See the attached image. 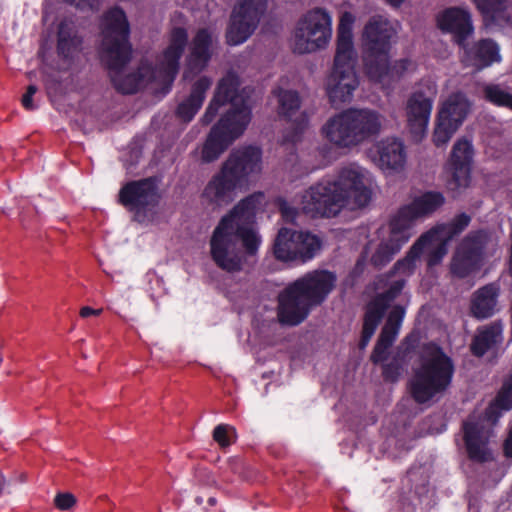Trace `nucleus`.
Listing matches in <instances>:
<instances>
[{"mask_svg": "<svg viewBox=\"0 0 512 512\" xmlns=\"http://www.w3.org/2000/svg\"><path fill=\"white\" fill-rule=\"evenodd\" d=\"M249 123L250 113L246 109H240L236 114L225 113L203 143L201 161L211 163L217 160L244 133Z\"/></svg>", "mask_w": 512, "mask_h": 512, "instance_id": "11", "label": "nucleus"}, {"mask_svg": "<svg viewBox=\"0 0 512 512\" xmlns=\"http://www.w3.org/2000/svg\"><path fill=\"white\" fill-rule=\"evenodd\" d=\"M470 110V102L467 97L460 92L454 93L443 104L439 111V119H445L448 122L460 126Z\"/></svg>", "mask_w": 512, "mask_h": 512, "instance_id": "33", "label": "nucleus"}, {"mask_svg": "<svg viewBox=\"0 0 512 512\" xmlns=\"http://www.w3.org/2000/svg\"><path fill=\"white\" fill-rule=\"evenodd\" d=\"M445 203L441 192L429 191L416 197L409 206L418 218L427 217L433 214Z\"/></svg>", "mask_w": 512, "mask_h": 512, "instance_id": "36", "label": "nucleus"}, {"mask_svg": "<svg viewBox=\"0 0 512 512\" xmlns=\"http://www.w3.org/2000/svg\"><path fill=\"white\" fill-rule=\"evenodd\" d=\"M459 127L445 119H439L433 134V142L436 146L445 145Z\"/></svg>", "mask_w": 512, "mask_h": 512, "instance_id": "42", "label": "nucleus"}, {"mask_svg": "<svg viewBox=\"0 0 512 512\" xmlns=\"http://www.w3.org/2000/svg\"><path fill=\"white\" fill-rule=\"evenodd\" d=\"M500 286L497 283H489L477 289L471 297L470 313L479 320L487 319L497 311Z\"/></svg>", "mask_w": 512, "mask_h": 512, "instance_id": "26", "label": "nucleus"}, {"mask_svg": "<svg viewBox=\"0 0 512 512\" xmlns=\"http://www.w3.org/2000/svg\"><path fill=\"white\" fill-rule=\"evenodd\" d=\"M397 30L383 15H373L365 23L362 34V57L367 75L380 80L388 71V58Z\"/></svg>", "mask_w": 512, "mask_h": 512, "instance_id": "9", "label": "nucleus"}, {"mask_svg": "<svg viewBox=\"0 0 512 512\" xmlns=\"http://www.w3.org/2000/svg\"><path fill=\"white\" fill-rule=\"evenodd\" d=\"M37 87L35 85H29L27 87V91L26 93L22 96V99H21V103H22V106L26 109V110H34L36 108V106L34 105L33 103V95L37 92Z\"/></svg>", "mask_w": 512, "mask_h": 512, "instance_id": "47", "label": "nucleus"}, {"mask_svg": "<svg viewBox=\"0 0 512 512\" xmlns=\"http://www.w3.org/2000/svg\"><path fill=\"white\" fill-rule=\"evenodd\" d=\"M263 198L259 192L242 199L214 228L209 240L210 257L220 270L240 273L247 257L257 254L261 238L252 224Z\"/></svg>", "mask_w": 512, "mask_h": 512, "instance_id": "2", "label": "nucleus"}, {"mask_svg": "<svg viewBox=\"0 0 512 512\" xmlns=\"http://www.w3.org/2000/svg\"><path fill=\"white\" fill-rule=\"evenodd\" d=\"M278 99L279 116L293 121L292 132L284 136L286 142L295 143L300 140L301 134L308 126V117L305 112H300L301 99L294 90L277 89L273 91Z\"/></svg>", "mask_w": 512, "mask_h": 512, "instance_id": "20", "label": "nucleus"}, {"mask_svg": "<svg viewBox=\"0 0 512 512\" xmlns=\"http://www.w3.org/2000/svg\"><path fill=\"white\" fill-rule=\"evenodd\" d=\"M101 34L100 58L109 70L112 84L118 92L136 93L143 82L152 77L172 85L179 71V60L188 42V34L184 28L172 29L169 45L154 72L149 66L142 65L136 72L126 76L122 75V70L131 60L132 46L129 42L130 25L121 8L114 7L103 15Z\"/></svg>", "mask_w": 512, "mask_h": 512, "instance_id": "1", "label": "nucleus"}, {"mask_svg": "<svg viewBox=\"0 0 512 512\" xmlns=\"http://www.w3.org/2000/svg\"><path fill=\"white\" fill-rule=\"evenodd\" d=\"M159 199L157 183L152 177L129 181L118 193V202L136 215L156 207Z\"/></svg>", "mask_w": 512, "mask_h": 512, "instance_id": "18", "label": "nucleus"}, {"mask_svg": "<svg viewBox=\"0 0 512 512\" xmlns=\"http://www.w3.org/2000/svg\"><path fill=\"white\" fill-rule=\"evenodd\" d=\"M461 62L466 67H473L476 70L484 69L493 62L500 60L498 46L490 39H481L472 46L464 43Z\"/></svg>", "mask_w": 512, "mask_h": 512, "instance_id": "24", "label": "nucleus"}, {"mask_svg": "<svg viewBox=\"0 0 512 512\" xmlns=\"http://www.w3.org/2000/svg\"><path fill=\"white\" fill-rule=\"evenodd\" d=\"M337 277L327 270H314L289 283L278 295L280 323L296 326L321 305L335 287Z\"/></svg>", "mask_w": 512, "mask_h": 512, "instance_id": "5", "label": "nucleus"}, {"mask_svg": "<svg viewBox=\"0 0 512 512\" xmlns=\"http://www.w3.org/2000/svg\"><path fill=\"white\" fill-rule=\"evenodd\" d=\"M454 364L441 347L425 345L420 355V364L414 370L409 387L412 398L419 404L445 392L452 381Z\"/></svg>", "mask_w": 512, "mask_h": 512, "instance_id": "8", "label": "nucleus"}, {"mask_svg": "<svg viewBox=\"0 0 512 512\" xmlns=\"http://www.w3.org/2000/svg\"><path fill=\"white\" fill-rule=\"evenodd\" d=\"M378 165L383 170L399 171L406 162L404 145L395 138H387L377 144Z\"/></svg>", "mask_w": 512, "mask_h": 512, "instance_id": "28", "label": "nucleus"}, {"mask_svg": "<svg viewBox=\"0 0 512 512\" xmlns=\"http://www.w3.org/2000/svg\"><path fill=\"white\" fill-rule=\"evenodd\" d=\"M414 69V63L410 59L404 58L396 61L392 67L388 65V71L382 77H384L388 73H390L392 76L400 77L404 73L413 71ZM382 79L383 78H381L379 81H381Z\"/></svg>", "mask_w": 512, "mask_h": 512, "instance_id": "43", "label": "nucleus"}, {"mask_svg": "<svg viewBox=\"0 0 512 512\" xmlns=\"http://www.w3.org/2000/svg\"><path fill=\"white\" fill-rule=\"evenodd\" d=\"M403 245L391 237L383 240L371 257L372 265L376 268L385 266L400 251Z\"/></svg>", "mask_w": 512, "mask_h": 512, "instance_id": "38", "label": "nucleus"}, {"mask_svg": "<svg viewBox=\"0 0 512 512\" xmlns=\"http://www.w3.org/2000/svg\"><path fill=\"white\" fill-rule=\"evenodd\" d=\"M229 432H234V429L227 424H220L213 430V439L221 446L228 447L231 445L229 439Z\"/></svg>", "mask_w": 512, "mask_h": 512, "instance_id": "44", "label": "nucleus"}, {"mask_svg": "<svg viewBox=\"0 0 512 512\" xmlns=\"http://www.w3.org/2000/svg\"><path fill=\"white\" fill-rule=\"evenodd\" d=\"M262 169L261 150L254 146L234 149L223 162L220 170L212 176L202 191L203 202L213 208L232 203L238 189L247 185L250 178Z\"/></svg>", "mask_w": 512, "mask_h": 512, "instance_id": "4", "label": "nucleus"}, {"mask_svg": "<svg viewBox=\"0 0 512 512\" xmlns=\"http://www.w3.org/2000/svg\"><path fill=\"white\" fill-rule=\"evenodd\" d=\"M356 54L335 53L334 65L326 83V91L332 105L349 102L358 86L355 72Z\"/></svg>", "mask_w": 512, "mask_h": 512, "instance_id": "14", "label": "nucleus"}, {"mask_svg": "<svg viewBox=\"0 0 512 512\" xmlns=\"http://www.w3.org/2000/svg\"><path fill=\"white\" fill-rule=\"evenodd\" d=\"M400 366L396 362H391L383 366L382 375L386 381L395 382L400 376Z\"/></svg>", "mask_w": 512, "mask_h": 512, "instance_id": "46", "label": "nucleus"}, {"mask_svg": "<svg viewBox=\"0 0 512 512\" xmlns=\"http://www.w3.org/2000/svg\"><path fill=\"white\" fill-rule=\"evenodd\" d=\"M82 37L75 23L70 19L60 22L57 31V54L65 61L72 62L82 50Z\"/></svg>", "mask_w": 512, "mask_h": 512, "instance_id": "25", "label": "nucleus"}, {"mask_svg": "<svg viewBox=\"0 0 512 512\" xmlns=\"http://www.w3.org/2000/svg\"><path fill=\"white\" fill-rule=\"evenodd\" d=\"M208 503H209L211 506H214V505L216 504V499H215L214 497H211V498H209Z\"/></svg>", "mask_w": 512, "mask_h": 512, "instance_id": "53", "label": "nucleus"}, {"mask_svg": "<svg viewBox=\"0 0 512 512\" xmlns=\"http://www.w3.org/2000/svg\"><path fill=\"white\" fill-rule=\"evenodd\" d=\"M435 97V87L421 85L407 99L405 106L407 127L415 141H420L426 133Z\"/></svg>", "mask_w": 512, "mask_h": 512, "instance_id": "17", "label": "nucleus"}, {"mask_svg": "<svg viewBox=\"0 0 512 512\" xmlns=\"http://www.w3.org/2000/svg\"><path fill=\"white\" fill-rule=\"evenodd\" d=\"M488 240L484 230L472 231L461 240L449 265L453 277L464 279L481 269Z\"/></svg>", "mask_w": 512, "mask_h": 512, "instance_id": "12", "label": "nucleus"}, {"mask_svg": "<svg viewBox=\"0 0 512 512\" xmlns=\"http://www.w3.org/2000/svg\"><path fill=\"white\" fill-rule=\"evenodd\" d=\"M280 211H281L282 217L286 221H291V222L294 221L296 214H297L296 209L289 206L287 203H282L280 205Z\"/></svg>", "mask_w": 512, "mask_h": 512, "instance_id": "48", "label": "nucleus"}, {"mask_svg": "<svg viewBox=\"0 0 512 512\" xmlns=\"http://www.w3.org/2000/svg\"><path fill=\"white\" fill-rule=\"evenodd\" d=\"M370 173L356 165L343 167L334 180L323 179L301 197V210L311 218H330L340 211L365 207L372 197Z\"/></svg>", "mask_w": 512, "mask_h": 512, "instance_id": "3", "label": "nucleus"}, {"mask_svg": "<svg viewBox=\"0 0 512 512\" xmlns=\"http://www.w3.org/2000/svg\"><path fill=\"white\" fill-rule=\"evenodd\" d=\"M384 120L374 109L348 108L331 116L322 126L321 134L334 148L350 150L377 136Z\"/></svg>", "mask_w": 512, "mask_h": 512, "instance_id": "6", "label": "nucleus"}, {"mask_svg": "<svg viewBox=\"0 0 512 512\" xmlns=\"http://www.w3.org/2000/svg\"><path fill=\"white\" fill-rule=\"evenodd\" d=\"M436 20L438 28L451 34L459 47H464L474 32L470 13L462 8H447L437 15Z\"/></svg>", "mask_w": 512, "mask_h": 512, "instance_id": "21", "label": "nucleus"}, {"mask_svg": "<svg viewBox=\"0 0 512 512\" xmlns=\"http://www.w3.org/2000/svg\"><path fill=\"white\" fill-rule=\"evenodd\" d=\"M379 283H383L381 287H387V289L383 293L378 294L367 305L363 320L361 338L358 344L359 349L361 350L367 347L379 323L381 322L386 309L390 303L398 297L406 284L404 278H387L386 274L379 279Z\"/></svg>", "mask_w": 512, "mask_h": 512, "instance_id": "13", "label": "nucleus"}, {"mask_svg": "<svg viewBox=\"0 0 512 512\" xmlns=\"http://www.w3.org/2000/svg\"><path fill=\"white\" fill-rule=\"evenodd\" d=\"M332 38V16L323 7H314L298 20L293 37V51L308 54L325 49Z\"/></svg>", "mask_w": 512, "mask_h": 512, "instance_id": "10", "label": "nucleus"}, {"mask_svg": "<svg viewBox=\"0 0 512 512\" xmlns=\"http://www.w3.org/2000/svg\"><path fill=\"white\" fill-rule=\"evenodd\" d=\"M212 44V33L207 28L199 29L191 42L184 79L200 73L208 65L212 55Z\"/></svg>", "mask_w": 512, "mask_h": 512, "instance_id": "22", "label": "nucleus"}, {"mask_svg": "<svg viewBox=\"0 0 512 512\" xmlns=\"http://www.w3.org/2000/svg\"><path fill=\"white\" fill-rule=\"evenodd\" d=\"M266 5L267 0H239L226 32L227 43L239 45L245 42L256 29Z\"/></svg>", "mask_w": 512, "mask_h": 512, "instance_id": "15", "label": "nucleus"}, {"mask_svg": "<svg viewBox=\"0 0 512 512\" xmlns=\"http://www.w3.org/2000/svg\"><path fill=\"white\" fill-rule=\"evenodd\" d=\"M503 326L495 321L477 328L470 344V352L476 357L484 356L502 342Z\"/></svg>", "mask_w": 512, "mask_h": 512, "instance_id": "29", "label": "nucleus"}, {"mask_svg": "<svg viewBox=\"0 0 512 512\" xmlns=\"http://www.w3.org/2000/svg\"><path fill=\"white\" fill-rule=\"evenodd\" d=\"M70 4L75 5L79 9L89 8L91 10L96 9L98 3L96 0H66Z\"/></svg>", "mask_w": 512, "mask_h": 512, "instance_id": "49", "label": "nucleus"}, {"mask_svg": "<svg viewBox=\"0 0 512 512\" xmlns=\"http://www.w3.org/2000/svg\"><path fill=\"white\" fill-rule=\"evenodd\" d=\"M212 85V80L207 76H202L197 79L191 86V91L188 97L178 104L176 115L184 122H190L205 99L206 92Z\"/></svg>", "mask_w": 512, "mask_h": 512, "instance_id": "27", "label": "nucleus"}, {"mask_svg": "<svg viewBox=\"0 0 512 512\" xmlns=\"http://www.w3.org/2000/svg\"><path fill=\"white\" fill-rule=\"evenodd\" d=\"M296 230L281 228L274 240L273 255L282 262L299 261L300 255L297 250Z\"/></svg>", "mask_w": 512, "mask_h": 512, "instance_id": "30", "label": "nucleus"}, {"mask_svg": "<svg viewBox=\"0 0 512 512\" xmlns=\"http://www.w3.org/2000/svg\"><path fill=\"white\" fill-rule=\"evenodd\" d=\"M512 408V370L504 381L494 401L486 408L484 414L474 411L461 426L462 438L467 457L476 463H486L493 460V454L489 448L491 431L485 426V422L495 424L503 411Z\"/></svg>", "mask_w": 512, "mask_h": 512, "instance_id": "7", "label": "nucleus"}, {"mask_svg": "<svg viewBox=\"0 0 512 512\" xmlns=\"http://www.w3.org/2000/svg\"><path fill=\"white\" fill-rule=\"evenodd\" d=\"M102 311V309H93L89 306H84L80 309L79 313L82 318H87L89 316H99Z\"/></svg>", "mask_w": 512, "mask_h": 512, "instance_id": "50", "label": "nucleus"}, {"mask_svg": "<svg viewBox=\"0 0 512 512\" xmlns=\"http://www.w3.org/2000/svg\"><path fill=\"white\" fill-rule=\"evenodd\" d=\"M504 453L505 456L512 458V428L510 429L508 437L504 442Z\"/></svg>", "mask_w": 512, "mask_h": 512, "instance_id": "51", "label": "nucleus"}, {"mask_svg": "<svg viewBox=\"0 0 512 512\" xmlns=\"http://www.w3.org/2000/svg\"><path fill=\"white\" fill-rule=\"evenodd\" d=\"M417 219L418 217L409 205L401 207L390 221L389 237L402 244L407 243L412 236L411 229Z\"/></svg>", "mask_w": 512, "mask_h": 512, "instance_id": "32", "label": "nucleus"}, {"mask_svg": "<svg viewBox=\"0 0 512 512\" xmlns=\"http://www.w3.org/2000/svg\"><path fill=\"white\" fill-rule=\"evenodd\" d=\"M240 85V78L234 71L227 72L219 80L214 96L201 118L203 125L210 124L218 114L220 107L226 104L231 105L226 113L236 114L240 109H246L251 114L246 100L239 94Z\"/></svg>", "mask_w": 512, "mask_h": 512, "instance_id": "16", "label": "nucleus"}, {"mask_svg": "<svg viewBox=\"0 0 512 512\" xmlns=\"http://www.w3.org/2000/svg\"><path fill=\"white\" fill-rule=\"evenodd\" d=\"M432 233L431 237L423 245V253H427V265L433 267L441 263L447 254V242L436 233V230H429L425 234Z\"/></svg>", "mask_w": 512, "mask_h": 512, "instance_id": "37", "label": "nucleus"}, {"mask_svg": "<svg viewBox=\"0 0 512 512\" xmlns=\"http://www.w3.org/2000/svg\"><path fill=\"white\" fill-rule=\"evenodd\" d=\"M481 92L483 99L487 102L512 111V94L501 85L494 83L484 84Z\"/></svg>", "mask_w": 512, "mask_h": 512, "instance_id": "39", "label": "nucleus"}, {"mask_svg": "<svg viewBox=\"0 0 512 512\" xmlns=\"http://www.w3.org/2000/svg\"><path fill=\"white\" fill-rule=\"evenodd\" d=\"M481 15L495 23H512L509 13L511 0H472Z\"/></svg>", "mask_w": 512, "mask_h": 512, "instance_id": "34", "label": "nucleus"}, {"mask_svg": "<svg viewBox=\"0 0 512 512\" xmlns=\"http://www.w3.org/2000/svg\"><path fill=\"white\" fill-rule=\"evenodd\" d=\"M296 239L302 263L311 260L321 248L320 239L309 232L296 231Z\"/></svg>", "mask_w": 512, "mask_h": 512, "instance_id": "40", "label": "nucleus"}, {"mask_svg": "<svg viewBox=\"0 0 512 512\" xmlns=\"http://www.w3.org/2000/svg\"><path fill=\"white\" fill-rule=\"evenodd\" d=\"M54 504L59 510H69L76 504V498L71 493H59L54 498Z\"/></svg>", "mask_w": 512, "mask_h": 512, "instance_id": "45", "label": "nucleus"}, {"mask_svg": "<svg viewBox=\"0 0 512 512\" xmlns=\"http://www.w3.org/2000/svg\"><path fill=\"white\" fill-rule=\"evenodd\" d=\"M394 7H399L405 0H385Z\"/></svg>", "mask_w": 512, "mask_h": 512, "instance_id": "52", "label": "nucleus"}, {"mask_svg": "<svg viewBox=\"0 0 512 512\" xmlns=\"http://www.w3.org/2000/svg\"><path fill=\"white\" fill-rule=\"evenodd\" d=\"M470 221L471 217L469 215L461 213L455 216L451 222L438 225L431 230H436V233L444 238V240L450 241L464 231L470 224Z\"/></svg>", "mask_w": 512, "mask_h": 512, "instance_id": "41", "label": "nucleus"}, {"mask_svg": "<svg viewBox=\"0 0 512 512\" xmlns=\"http://www.w3.org/2000/svg\"><path fill=\"white\" fill-rule=\"evenodd\" d=\"M404 314V308L399 305L394 306L389 312L386 323L370 357L374 364L383 362L387 358L388 349L396 340Z\"/></svg>", "mask_w": 512, "mask_h": 512, "instance_id": "23", "label": "nucleus"}, {"mask_svg": "<svg viewBox=\"0 0 512 512\" xmlns=\"http://www.w3.org/2000/svg\"><path fill=\"white\" fill-rule=\"evenodd\" d=\"M355 22V16L344 11L339 18L337 27L336 53L339 54H356L353 43L352 28Z\"/></svg>", "mask_w": 512, "mask_h": 512, "instance_id": "35", "label": "nucleus"}, {"mask_svg": "<svg viewBox=\"0 0 512 512\" xmlns=\"http://www.w3.org/2000/svg\"><path fill=\"white\" fill-rule=\"evenodd\" d=\"M431 235L432 233L423 234L413 244V246L407 252L406 256L394 264L391 271L386 274V277L404 278L406 280L407 277L412 275L416 268V261L419 259L420 255L423 254V245L425 242H427Z\"/></svg>", "mask_w": 512, "mask_h": 512, "instance_id": "31", "label": "nucleus"}, {"mask_svg": "<svg viewBox=\"0 0 512 512\" xmlns=\"http://www.w3.org/2000/svg\"><path fill=\"white\" fill-rule=\"evenodd\" d=\"M472 157L473 147L467 139H460L453 145L448 162L450 178L447 188L450 191L459 192L469 186Z\"/></svg>", "mask_w": 512, "mask_h": 512, "instance_id": "19", "label": "nucleus"}]
</instances>
